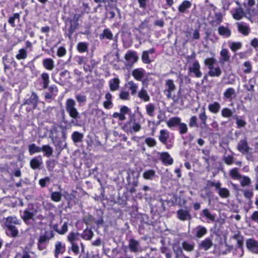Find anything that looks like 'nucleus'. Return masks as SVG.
I'll list each match as a JSON object with an SVG mask.
<instances>
[{
	"label": "nucleus",
	"mask_w": 258,
	"mask_h": 258,
	"mask_svg": "<svg viewBox=\"0 0 258 258\" xmlns=\"http://www.w3.org/2000/svg\"><path fill=\"white\" fill-rule=\"evenodd\" d=\"M182 248L188 252L194 250L195 244L193 242H189L186 241H183L182 243Z\"/></svg>",
	"instance_id": "obj_39"
},
{
	"label": "nucleus",
	"mask_w": 258,
	"mask_h": 258,
	"mask_svg": "<svg viewBox=\"0 0 258 258\" xmlns=\"http://www.w3.org/2000/svg\"><path fill=\"white\" fill-rule=\"evenodd\" d=\"M160 157L162 162L164 164L170 165L173 164V160L167 152L162 153Z\"/></svg>",
	"instance_id": "obj_20"
},
{
	"label": "nucleus",
	"mask_w": 258,
	"mask_h": 258,
	"mask_svg": "<svg viewBox=\"0 0 258 258\" xmlns=\"http://www.w3.org/2000/svg\"><path fill=\"white\" fill-rule=\"evenodd\" d=\"M213 243L212 239L207 238L202 241L199 244L200 249L207 251L209 250L213 245Z\"/></svg>",
	"instance_id": "obj_11"
},
{
	"label": "nucleus",
	"mask_w": 258,
	"mask_h": 258,
	"mask_svg": "<svg viewBox=\"0 0 258 258\" xmlns=\"http://www.w3.org/2000/svg\"><path fill=\"white\" fill-rule=\"evenodd\" d=\"M166 89L164 91V93L166 95L168 99L172 97V93L176 89V86L172 80H167L165 81Z\"/></svg>",
	"instance_id": "obj_5"
},
{
	"label": "nucleus",
	"mask_w": 258,
	"mask_h": 258,
	"mask_svg": "<svg viewBox=\"0 0 258 258\" xmlns=\"http://www.w3.org/2000/svg\"><path fill=\"white\" fill-rule=\"evenodd\" d=\"M229 175L234 180H240L241 175L239 173L237 168H234L229 171Z\"/></svg>",
	"instance_id": "obj_37"
},
{
	"label": "nucleus",
	"mask_w": 258,
	"mask_h": 258,
	"mask_svg": "<svg viewBox=\"0 0 258 258\" xmlns=\"http://www.w3.org/2000/svg\"><path fill=\"white\" fill-rule=\"evenodd\" d=\"M237 150L243 154H247L250 148L248 146L247 142L246 140H241L239 141L237 147Z\"/></svg>",
	"instance_id": "obj_9"
},
{
	"label": "nucleus",
	"mask_w": 258,
	"mask_h": 258,
	"mask_svg": "<svg viewBox=\"0 0 258 258\" xmlns=\"http://www.w3.org/2000/svg\"><path fill=\"white\" fill-rule=\"evenodd\" d=\"M218 31L219 34L224 37L228 38L231 36V30L228 27L224 26H220L218 29Z\"/></svg>",
	"instance_id": "obj_22"
},
{
	"label": "nucleus",
	"mask_w": 258,
	"mask_h": 258,
	"mask_svg": "<svg viewBox=\"0 0 258 258\" xmlns=\"http://www.w3.org/2000/svg\"><path fill=\"white\" fill-rule=\"evenodd\" d=\"M169 138V132L165 130H162L160 131L159 140L163 144H166Z\"/></svg>",
	"instance_id": "obj_34"
},
{
	"label": "nucleus",
	"mask_w": 258,
	"mask_h": 258,
	"mask_svg": "<svg viewBox=\"0 0 258 258\" xmlns=\"http://www.w3.org/2000/svg\"><path fill=\"white\" fill-rule=\"evenodd\" d=\"M221 108V105L218 102H214L211 103L208 106L209 111L214 114H217L219 112Z\"/></svg>",
	"instance_id": "obj_28"
},
{
	"label": "nucleus",
	"mask_w": 258,
	"mask_h": 258,
	"mask_svg": "<svg viewBox=\"0 0 258 258\" xmlns=\"http://www.w3.org/2000/svg\"><path fill=\"white\" fill-rule=\"evenodd\" d=\"M239 32L244 35H247L249 33V28L248 25L243 22L237 23Z\"/></svg>",
	"instance_id": "obj_21"
},
{
	"label": "nucleus",
	"mask_w": 258,
	"mask_h": 258,
	"mask_svg": "<svg viewBox=\"0 0 258 258\" xmlns=\"http://www.w3.org/2000/svg\"><path fill=\"white\" fill-rule=\"evenodd\" d=\"M38 102V97L36 93L32 92L29 99L26 100L24 104L32 105L34 108H36L37 106Z\"/></svg>",
	"instance_id": "obj_12"
},
{
	"label": "nucleus",
	"mask_w": 258,
	"mask_h": 258,
	"mask_svg": "<svg viewBox=\"0 0 258 258\" xmlns=\"http://www.w3.org/2000/svg\"><path fill=\"white\" fill-rule=\"evenodd\" d=\"M232 110L228 108H224L221 110V115L224 117L229 118L232 115Z\"/></svg>",
	"instance_id": "obj_55"
},
{
	"label": "nucleus",
	"mask_w": 258,
	"mask_h": 258,
	"mask_svg": "<svg viewBox=\"0 0 258 258\" xmlns=\"http://www.w3.org/2000/svg\"><path fill=\"white\" fill-rule=\"evenodd\" d=\"M128 89L131 91L132 95H134L136 94L138 88V85L133 81H128L126 84Z\"/></svg>",
	"instance_id": "obj_41"
},
{
	"label": "nucleus",
	"mask_w": 258,
	"mask_h": 258,
	"mask_svg": "<svg viewBox=\"0 0 258 258\" xmlns=\"http://www.w3.org/2000/svg\"><path fill=\"white\" fill-rule=\"evenodd\" d=\"M41 147L37 146L35 144H32L28 146L29 154L32 155L36 153L40 152Z\"/></svg>",
	"instance_id": "obj_43"
},
{
	"label": "nucleus",
	"mask_w": 258,
	"mask_h": 258,
	"mask_svg": "<svg viewBox=\"0 0 258 258\" xmlns=\"http://www.w3.org/2000/svg\"><path fill=\"white\" fill-rule=\"evenodd\" d=\"M207 230L206 228L203 226H198L197 228V233L196 236L198 238L202 237L206 234Z\"/></svg>",
	"instance_id": "obj_49"
},
{
	"label": "nucleus",
	"mask_w": 258,
	"mask_h": 258,
	"mask_svg": "<svg viewBox=\"0 0 258 258\" xmlns=\"http://www.w3.org/2000/svg\"><path fill=\"white\" fill-rule=\"evenodd\" d=\"M78 26V23L77 22L71 21V26L69 29V32L71 34H72L75 30L77 28Z\"/></svg>",
	"instance_id": "obj_64"
},
{
	"label": "nucleus",
	"mask_w": 258,
	"mask_h": 258,
	"mask_svg": "<svg viewBox=\"0 0 258 258\" xmlns=\"http://www.w3.org/2000/svg\"><path fill=\"white\" fill-rule=\"evenodd\" d=\"M43 65L47 70L51 71L54 68V61L51 58H46L43 60Z\"/></svg>",
	"instance_id": "obj_31"
},
{
	"label": "nucleus",
	"mask_w": 258,
	"mask_h": 258,
	"mask_svg": "<svg viewBox=\"0 0 258 258\" xmlns=\"http://www.w3.org/2000/svg\"><path fill=\"white\" fill-rule=\"evenodd\" d=\"M207 118H208V117L206 114L205 109L203 108V111L199 114V118L201 120L202 124L205 126H207V124L206 122Z\"/></svg>",
	"instance_id": "obj_56"
},
{
	"label": "nucleus",
	"mask_w": 258,
	"mask_h": 258,
	"mask_svg": "<svg viewBox=\"0 0 258 258\" xmlns=\"http://www.w3.org/2000/svg\"><path fill=\"white\" fill-rule=\"evenodd\" d=\"M55 231L60 234H64L68 231V224L67 223H64L61 227V229H55Z\"/></svg>",
	"instance_id": "obj_63"
},
{
	"label": "nucleus",
	"mask_w": 258,
	"mask_h": 258,
	"mask_svg": "<svg viewBox=\"0 0 258 258\" xmlns=\"http://www.w3.org/2000/svg\"><path fill=\"white\" fill-rule=\"evenodd\" d=\"M233 238L236 240L237 246L241 251L240 256H242L244 252L243 246L244 237L239 234H236L233 235Z\"/></svg>",
	"instance_id": "obj_15"
},
{
	"label": "nucleus",
	"mask_w": 258,
	"mask_h": 258,
	"mask_svg": "<svg viewBox=\"0 0 258 258\" xmlns=\"http://www.w3.org/2000/svg\"><path fill=\"white\" fill-rule=\"evenodd\" d=\"M155 171L152 169L146 170L143 174L144 179L147 180H152L155 176Z\"/></svg>",
	"instance_id": "obj_40"
},
{
	"label": "nucleus",
	"mask_w": 258,
	"mask_h": 258,
	"mask_svg": "<svg viewBox=\"0 0 258 258\" xmlns=\"http://www.w3.org/2000/svg\"><path fill=\"white\" fill-rule=\"evenodd\" d=\"M189 125L190 127H198L197 117L196 116H192L189 119Z\"/></svg>",
	"instance_id": "obj_61"
},
{
	"label": "nucleus",
	"mask_w": 258,
	"mask_h": 258,
	"mask_svg": "<svg viewBox=\"0 0 258 258\" xmlns=\"http://www.w3.org/2000/svg\"><path fill=\"white\" fill-rule=\"evenodd\" d=\"M155 52L154 48H151L148 50L144 51L142 55V60L144 63L149 64L151 62V60L149 58V54H153Z\"/></svg>",
	"instance_id": "obj_19"
},
{
	"label": "nucleus",
	"mask_w": 258,
	"mask_h": 258,
	"mask_svg": "<svg viewBox=\"0 0 258 258\" xmlns=\"http://www.w3.org/2000/svg\"><path fill=\"white\" fill-rule=\"evenodd\" d=\"M83 135L78 132H74L72 135V139L74 143L80 142L82 141Z\"/></svg>",
	"instance_id": "obj_42"
},
{
	"label": "nucleus",
	"mask_w": 258,
	"mask_h": 258,
	"mask_svg": "<svg viewBox=\"0 0 258 258\" xmlns=\"http://www.w3.org/2000/svg\"><path fill=\"white\" fill-rule=\"evenodd\" d=\"M20 15L19 13H15L13 15V16L9 18L8 22L11 25L12 27H14L16 26L15 24V21L17 20L18 21L20 20Z\"/></svg>",
	"instance_id": "obj_47"
},
{
	"label": "nucleus",
	"mask_w": 258,
	"mask_h": 258,
	"mask_svg": "<svg viewBox=\"0 0 258 258\" xmlns=\"http://www.w3.org/2000/svg\"><path fill=\"white\" fill-rule=\"evenodd\" d=\"M229 45L232 51H236L241 47L242 44L239 42H230L229 43Z\"/></svg>",
	"instance_id": "obj_51"
},
{
	"label": "nucleus",
	"mask_w": 258,
	"mask_h": 258,
	"mask_svg": "<svg viewBox=\"0 0 258 258\" xmlns=\"http://www.w3.org/2000/svg\"><path fill=\"white\" fill-rule=\"evenodd\" d=\"M244 69H243V72L245 74L250 73L251 72L252 68L250 63L249 61H245L243 63Z\"/></svg>",
	"instance_id": "obj_60"
},
{
	"label": "nucleus",
	"mask_w": 258,
	"mask_h": 258,
	"mask_svg": "<svg viewBox=\"0 0 258 258\" xmlns=\"http://www.w3.org/2000/svg\"><path fill=\"white\" fill-rule=\"evenodd\" d=\"M76 102L72 98L66 100V109L69 116L72 118L71 124L75 126L79 125L78 121L80 118V114L76 107Z\"/></svg>",
	"instance_id": "obj_1"
},
{
	"label": "nucleus",
	"mask_w": 258,
	"mask_h": 258,
	"mask_svg": "<svg viewBox=\"0 0 258 258\" xmlns=\"http://www.w3.org/2000/svg\"><path fill=\"white\" fill-rule=\"evenodd\" d=\"M5 226L8 228L7 234L12 237H16L18 235V230L15 225H20L21 221L16 216H9L5 219Z\"/></svg>",
	"instance_id": "obj_2"
},
{
	"label": "nucleus",
	"mask_w": 258,
	"mask_h": 258,
	"mask_svg": "<svg viewBox=\"0 0 258 258\" xmlns=\"http://www.w3.org/2000/svg\"><path fill=\"white\" fill-rule=\"evenodd\" d=\"M181 122V118L178 117H173L170 118L166 122L167 125L169 128L175 127L177 125L178 126L180 122Z\"/></svg>",
	"instance_id": "obj_25"
},
{
	"label": "nucleus",
	"mask_w": 258,
	"mask_h": 258,
	"mask_svg": "<svg viewBox=\"0 0 258 258\" xmlns=\"http://www.w3.org/2000/svg\"><path fill=\"white\" fill-rule=\"evenodd\" d=\"M203 215L211 221H215V215L212 214L208 209H204L202 211Z\"/></svg>",
	"instance_id": "obj_53"
},
{
	"label": "nucleus",
	"mask_w": 258,
	"mask_h": 258,
	"mask_svg": "<svg viewBox=\"0 0 258 258\" xmlns=\"http://www.w3.org/2000/svg\"><path fill=\"white\" fill-rule=\"evenodd\" d=\"M218 194L222 198H227L229 197L230 194L229 190L224 187H221L218 191Z\"/></svg>",
	"instance_id": "obj_44"
},
{
	"label": "nucleus",
	"mask_w": 258,
	"mask_h": 258,
	"mask_svg": "<svg viewBox=\"0 0 258 258\" xmlns=\"http://www.w3.org/2000/svg\"><path fill=\"white\" fill-rule=\"evenodd\" d=\"M246 246L248 250L253 253L258 254V241L253 238L247 239Z\"/></svg>",
	"instance_id": "obj_6"
},
{
	"label": "nucleus",
	"mask_w": 258,
	"mask_h": 258,
	"mask_svg": "<svg viewBox=\"0 0 258 258\" xmlns=\"http://www.w3.org/2000/svg\"><path fill=\"white\" fill-rule=\"evenodd\" d=\"M178 130L180 134H185L188 131L187 125L185 123L180 122L178 125Z\"/></svg>",
	"instance_id": "obj_57"
},
{
	"label": "nucleus",
	"mask_w": 258,
	"mask_h": 258,
	"mask_svg": "<svg viewBox=\"0 0 258 258\" xmlns=\"http://www.w3.org/2000/svg\"><path fill=\"white\" fill-rule=\"evenodd\" d=\"M119 80L118 78H114L109 81V87L111 91H114L119 88Z\"/></svg>",
	"instance_id": "obj_38"
},
{
	"label": "nucleus",
	"mask_w": 258,
	"mask_h": 258,
	"mask_svg": "<svg viewBox=\"0 0 258 258\" xmlns=\"http://www.w3.org/2000/svg\"><path fill=\"white\" fill-rule=\"evenodd\" d=\"M61 194L58 191L52 192L51 194V199L55 202H59L61 199Z\"/></svg>",
	"instance_id": "obj_50"
},
{
	"label": "nucleus",
	"mask_w": 258,
	"mask_h": 258,
	"mask_svg": "<svg viewBox=\"0 0 258 258\" xmlns=\"http://www.w3.org/2000/svg\"><path fill=\"white\" fill-rule=\"evenodd\" d=\"M34 216L33 211L28 209L24 211L23 214L21 215V218L26 223L28 224L30 220H33Z\"/></svg>",
	"instance_id": "obj_13"
},
{
	"label": "nucleus",
	"mask_w": 258,
	"mask_h": 258,
	"mask_svg": "<svg viewBox=\"0 0 258 258\" xmlns=\"http://www.w3.org/2000/svg\"><path fill=\"white\" fill-rule=\"evenodd\" d=\"M201 66L198 60H195L192 64L189 67L188 70L190 73L194 74L196 78H201L202 73L200 70Z\"/></svg>",
	"instance_id": "obj_7"
},
{
	"label": "nucleus",
	"mask_w": 258,
	"mask_h": 258,
	"mask_svg": "<svg viewBox=\"0 0 258 258\" xmlns=\"http://www.w3.org/2000/svg\"><path fill=\"white\" fill-rule=\"evenodd\" d=\"M128 247L131 251L133 252L142 251V249H140L139 241L135 240L134 239H130Z\"/></svg>",
	"instance_id": "obj_17"
},
{
	"label": "nucleus",
	"mask_w": 258,
	"mask_h": 258,
	"mask_svg": "<svg viewBox=\"0 0 258 258\" xmlns=\"http://www.w3.org/2000/svg\"><path fill=\"white\" fill-rule=\"evenodd\" d=\"M41 78L43 80V87L45 89L48 87L49 83V76L47 73H44L41 75Z\"/></svg>",
	"instance_id": "obj_52"
},
{
	"label": "nucleus",
	"mask_w": 258,
	"mask_h": 258,
	"mask_svg": "<svg viewBox=\"0 0 258 258\" xmlns=\"http://www.w3.org/2000/svg\"><path fill=\"white\" fill-rule=\"evenodd\" d=\"M191 6V3L188 1H184L178 7V11L181 13H184L186 9Z\"/></svg>",
	"instance_id": "obj_33"
},
{
	"label": "nucleus",
	"mask_w": 258,
	"mask_h": 258,
	"mask_svg": "<svg viewBox=\"0 0 258 258\" xmlns=\"http://www.w3.org/2000/svg\"><path fill=\"white\" fill-rule=\"evenodd\" d=\"M27 57V51L25 49L22 48L19 50L18 53L16 55V57L18 60L25 59Z\"/></svg>",
	"instance_id": "obj_48"
},
{
	"label": "nucleus",
	"mask_w": 258,
	"mask_h": 258,
	"mask_svg": "<svg viewBox=\"0 0 258 258\" xmlns=\"http://www.w3.org/2000/svg\"><path fill=\"white\" fill-rule=\"evenodd\" d=\"M210 6L212 8L213 10L214 11V20L211 21L212 23L216 22L217 24H220L222 21V15L220 12H216V8L213 5L210 4Z\"/></svg>",
	"instance_id": "obj_26"
},
{
	"label": "nucleus",
	"mask_w": 258,
	"mask_h": 258,
	"mask_svg": "<svg viewBox=\"0 0 258 258\" xmlns=\"http://www.w3.org/2000/svg\"><path fill=\"white\" fill-rule=\"evenodd\" d=\"M138 97L142 101L147 102L150 100V97L147 91L144 88H142L138 93Z\"/></svg>",
	"instance_id": "obj_18"
},
{
	"label": "nucleus",
	"mask_w": 258,
	"mask_h": 258,
	"mask_svg": "<svg viewBox=\"0 0 258 258\" xmlns=\"http://www.w3.org/2000/svg\"><path fill=\"white\" fill-rule=\"evenodd\" d=\"M216 61V59L213 57L207 58L205 60L204 63L209 69L214 67V64Z\"/></svg>",
	"instance_id": "obj_58"
},
{
	"label": "nucleus",
	"mask_w": 258,
	"mask_h": 258,
	"mask_svg": "<svg viewBox=\"0 0 258 258\" xmlns=\"http://www.w3.org/2000/svg\"><path fill=\"white\" fill-rule=\"evenodd\" d=\"M146 71L142 68L135 69L132 72V75L137 81H141L145 75Z\"/></svg>",
	"instance_id": "obj_14"
},
{
	"label": "nucleus",
	"mask_w": 258,
	"mask_h": 258,
	"mask_svg": "<svg viewBox=\"0 0 258 258\" xmlns=\"http://www.w3.org/2000/svg\"><path fill=\"white\" fill-rule=\"evenodd\" d=\"M42 151L44 153V156L48 157H50L53 153V148L49 145H43L40 148V152Z\"/></svg>",
	"instance_id": "obj_32"
},
{
	"label": "nucleus",
	"mask_w": 258,
	"mask_h": 258,
	"mask_svg": "<svg viewBox=\"0 0 258 258\" xmlns=\"http://www.w3.org/2000/svg\"><path fill=\"white\" fill-rule=\"evenodd\" d=\"M124 64L126 66L132 67L138 59V56L135 51H128L124 56Z\"/></svg>",
	"instance_id": "obj_4"
},
{
	"label": "nucleus",
	"mask_w": 258,
	"mask_h": 258,
	"mask_svg": "<svg viewBox=\"0 0 258 258\" xmlns=\"http://www.w3.org/2000/svg\"><path fill=\"white\" fill-rule=\"evenodd\" d=\"M99 38L101 40L106 38L109 40H112L113 38V34L108 29L104 30L103 33L99 35Z\"/></svg>",
	"instance_id": "obj_35"
},
{
	"label": "nucleus",
	"mask_w": 258,
	"mask_h": 258,
	"mask_svg": "<svg viewBox=\"0 0 258 258\" xmlns=\"http://www.w3.org/2000/svg\"><path fill=\"white\" fill-rule=\"evenodd\" d=\"M54 235L53 232L51 231H46L45 234L40 236L39 239V243H43L45 242L47 240H49L53 237Z\"/></svg>",
	"instance_id": "obj_30"
},
{
	"label": "nucleus",
	"mask_w": 258,
	"mask_h": 258,
	"mask_svg": "<svg viewBox=\"0 0 258 258\" xmlns=\"http://www.w3.org/2000/svg\"><path fill=\"white\" fill-rule=\"evenodd\" d=\"M145 143L150 147H154L156 144L155 140L152 138H147L145 139Z\"/></svg>",
	"instance_id": "obj_62"
},
{
	"label": "nucleus",
	"mask_w": 258,
	"mask_h": 258,
	"mask_svg": "<svg viewBox=\"0 0 258 258\" xmlns=\"http://www.w3.org/2000/svg\"><path fill=\"white\" fill-rule=\"evenodd\" d=\"M147 114L150 117L154 116L155 106L153 103H149L145 106Z\"/></svg>",
	"instance_id": "obj_36"
},
{
	"label": "nucleus",
	"mask_w": 258,
	"mask_h": 258,
	"mask_svg": "<svg viewBox=\"0 0 258 258\" xmlns=\"http://www.w3.org/2000/svg\"><path fill=\"white\" fill-rule=\"evenodd\" d=\"M78 235V233L71 232L68 236V240L71 242V243H74L75 240H78L79 239Z\"/></svg>",
	"instance_id": "obj_54"
},
{
	"label": "nucleus",
	"mask_w": 258,
	"mask_h": 258,
	"mask_svg": "<svg viewBox=\"0 0 258 258\" xmlns=\"http://www.w3.org/2000/svg\"><path fill=\"white\" fill-rule=\"evenodd\" d=\"M230 56L228 54V51L225 48H223L220 52V62L224 64L225 62L229 61Z\"/></svg>",
	"instance_id": "obj_23"
},
{
	"label": "nucleus",
	"mask_w": 258,
	"mask_h": 258,
	"mask_svg": "<svg viewBox=\"0 0 258 258\" xmlns=\"http://www.w3.org/2000/svg\"><path fill=\"white\" fill-rule=\"evenodd\" d=\"M240 182L242 186H248L251 183L250 178L246 176H241Z\"/></svg>",
	"instance_id": "obj_46"
},
{
	"label": "nucleus",
	"mask_w": 258,
	"mask_h": 258,
	"mask_svg": "<svg viewBox=\"0 0 258 258\" xmlns=\"http://www.w3.org/2000/svg\"><path fill=\"white\" fill-rule=\"evenodd\" d=\"M123 129L126 133L132 134L139 132L141 129V125L135 118L132 117L124 124Z\"/></svg>",
	"instance_id": "obj_3"
},
{
	"label": "nucleus",
	"mask_w": 258,
	"mask_h": 258,
	"mask_svg": "<svg viewBox=\"0 0 258 258\" xmlns=\"http://www.w3.org/2000/svg\"><path fill=\"white\" fill-rule=\"evenodd\" d=\"M244 16V12L240 8L235 9L232 12V16L233 18L237 20L241 19Z\"/></svg>",
	"instance_id": "obj_27"
},
{
	"label": "nucleus",
	"mask_w": 258,
	"mask_h": 258,
	"mask_svg": "<svg viewBox=\"0 0 258 258\" xmlns=\"http://www.w3.org/2000/svg\"><path fill=\"white\" fill-rule=\"evenodd\" d=\"M235 95V91L232 88H229L224 93V99L232 100Z\"/></svg>",
	"instance_id": "obj_29"
},
{
	"label": "nucleus",
	"mask_w": 258,
	"mask_h": 258,
	"mask_svg": "<svg viewBox=\"0 0 258 258\" xmlns=\"http://www.w3.org/2000/svg\"><path fill=\"white\" fill-rule=\"evenodd\" d=\"M177 217L181 221H189L191 219L189 211L183 209H179L177 211Z\"/></svg>",
	"instance_id": "obj_8"
},
{
	"label": "nucleus",
	"mask_w": 258,
	"mask_h": 258,
	"mask_svg": "<svg viewBox=\"0 0 258 258\" xmlns=\"http://www.w3.org/2000/svg\"><path fill=\"white\" fill-rule=\"evenodd\" d=\"M66 251V246L60 241H56L55 244L54 256L58 258L60 254H63Z\"/></svg>",
	"instance_id": "obj_10"
},
{
	"label": "nucleus",
	"mask_w": 258,
	"mask_h": 258,
	"mask_svg": "<svg viewBox=\"0 0 258 258\" xmlns=\"http://www.w3.org/2000/svg\"><path fill=\"white\" fill-rule=\"evenodd\" d=\"M88 46L87 43L85 42H80L78 44L77 49L80 52H83L87 50Z\"/></svg>",
	"instance_id": "obj_59"
},
{
	"label": "nucleus",
	"mask_w": 258,
	"mask_h": 258,
	"mask_svg": "<svg viewBox=\"0 0 258 258\" xmlns=\"http://www.w3.org/2000/svg\"><path fill=\"white\" fill-rule=\"evenodd\" d=\"M93 232L91 230H86L84 231L83 233L81 235V237L82 238L87 240H90L91 239L92 237L93 236Z\"/></svg>",
	"instance_id": "obj_45"
},
{
	"label": "nucleus",
	"mask_w": 258,
	"mask_h": 258,
	"mask_svg": "<svg viewBox=\"0 0 258 258\" xmlns=\"http://www.w3.org/2000/svg\"><path fill=\"white\" fill-rule=\"evenodd\" d=\"M30 167L33 169H36L39 167L42 164V161L40 156L33 158L30 161Z\"/></svg>",
	"instance_id": "obj_24"
},
{
	"label": "nucleus",
	"mask_w": 258,
	"mask_h": 258,
	"mask_svg": "<svg viewBox=\"0 0 258 258\" xmlns=\"http://www.w3.org/2000/svg\"><path fill=\"white\" fill-rule=\"evenodd\" d=\"M222 74V70L220 67H213L209 69L208 76L211 77H219Z\"/></svg>",
	"instance_id": "obj_16"
}]
</instances>
